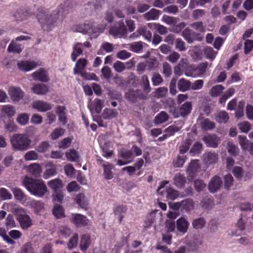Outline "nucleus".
Wrapping results in <instances>:
<instances>
[{
    "label": "nucleus",
    "instance_id": "a878e982",
    "mask_svg": "<svg viewBox=\"0 0 253 253\" xmlns=\"http://www.w3.org/2000/svg\"><path fill=\"white\" fill-rule=\"evenodd\" d=\"M66 107L65 106H57L56 112L58 115V120L63 125L67 123V118L65 115Z\"/></svg>",
    "mask_w": 253,
    "mask_h": 253
},
{
    "label": "nucleus",
    "instance_id": "58836bf2",
    "mask_svg": "<svg viewBox=\"0 0 253 253\" xmlns=\"http://www.w3.org/2000/svg\"><path fill=\"white\" fill-rule=\"evenodd\" d=\"M192 142V140L190 138L186 139L184 141H183L179 147L180 153L181 154L186 153L189 149Z\"/></svg>",
    "mask_w": 253,
    "mask_h": 253
},
{
    "label": "nucleus",
    "instance_id": "ea45409f",
    "mask_svg": "<svg viewBox=\"0 0 253 253\" xmlns=\"http://www.w3.org/2000/svg\"><path fill=\"white\" fill-rule=\"evenodd\" d=\"M169 116L165 111H161L155 118L154 122L156 124H161L167 122L169 120Z\"/></svg>",
    "mask_w": 253,
    "mask_h": 253
},
{
    "label": "nucleus",
    "instance_id": "f704fd0d",
    "mask_svg": "<svg viewBox=\"0 0 253 253\" xmlns=\"http://www.w3.org/2000/svg\"><path fill=\"white\" fill-rule=\"evenodd\" d=\"M203 150V146L202 143L201 142L198 141L193 144L190 150L189 153L192 156H195L200 154Z\"/></svg>",
    "mask_w": 253,
    "mask_h": 253
},
{
    "label": "nucleus",
    "instance_id": "e433bc0d",
    "mask_svg": "<svg viewBox=\"0 0 253 253\" xmlns=\"http://www.w3.org/2000/svg\"><path fill=\"white\" fill-rule=\"evenodd\" d=\"M1 111L2 114L8 117H11L16 113V110L15 108L10 105L3 106L1 108Z\"/></svg>",
    "mask_w": 253,
    "mask_h": 253
},
{
    "label": "nucleus",
    "instance_id": "603ef678",
    "mask_svg": "<svg viewBox=\"0 0 253 253\" xmlns=\"http://www.w3.org/2000/svg\"><path fill=\"white\" fill-rule=\"evenodd\" d=\"M224 89V87L221 84L214 85L210 90L211 95L213 97L217 96L221 93Z\"/></svg>",
    "mask_w": 253,
    "mask_h": 253
},
{
    "label": "nucleus",
    "instance_id": "052dcab7",
    "mask_svg": "<svg viewBox=\"0 0 253 253\" xmlns=\"http://www.w3.org/2000/svg\"><path fill=\"white\" fill-rule=\"evenodd\" d=\"M71 229L66 226H61L59 227V233L65 238L68 237L71 234Z\"/></svg>",
    "mask_w": 253,
    "mask_h": 253
},
{
    "label": "nucleus",
    "instance_id": "e2e57ef3",
    "mask_svg": "<svg viewBox=\"0 0 253 253\" xmlns=\"http://www.w3.org/2000/svg\"><path fill=\"white\" fill-rule=\"evenodd\" d=\"M204 53L206 58L211 60H213L214 59L216 55V52L211 47H206L204 50Z\"/></svg>",
    "mask_w": 253,
    "mask_h": 253
},
{
    "label": "nucleus",
    "instance_id": "bf43d9fd",
    "mask_svg": "<svg viewBox=\"0 0 253 253\" xmlns=\"http://www.w3.org/2000/svg\"><path fill=\"white\" fill-rule=\"evenodd\" d=\"M179 196L178 192L171 188H169L167 190V198L171 200H174Z\"/></svg>",
    "mask_w": 253,
    "mask_h": 253
},
{
    "label": "nucleus",
    "instance_id": "c85d7f7f",
    "mask_svg": "<svg viewBox=\"0 0 253 253\" xmlns=\"http://www.w3.org/2000/svg\"><path fill=\"white\" fill-rule=\"evenodd\" d=\"M33 92L37 94L44 95L49 91V89L47 85L43 84H37L32 88Z\"/></svg>",
    "mask_w": 253,
    "mask_h": 253
},
{
    "label": "nucleus",
    "instance_id": "13d9d810",
    "mask_svg": "<svg viewBox=\"0 0 253 253\" xmlns=\"http://www.w3.org/2000/svg\"><path fill=\"white\" fill-rule=\"evenodd\" d=\"M190 27L201 33L206 31V27L203 25L202 21L195 22L190 24Z\"/></svg>",
    "mask_w": 253,
    "mask_h": 253
},
{
    "label": "nucleus",
    "instance_id": "8fccbe9b",
    "mask_svg": "<svg viewBox=\"0 0 253 253\" xmlns=\"http://www.w3.org/2000/svg\"><path fill=\"white\" fill-rule=\"evenodd\" d=\"M66 157L68 161L74 162L79 159V155L77 151L73 149L70 150L69 152H66Z\"/></svg>",
    "mask_w": 253,
    "mask_h": 253
},
{
    "label": "nucleus",
    "instance_id": "9b49d317",
    "mask_svg": "<svg viewBox=\"0 0 253 253\" xmlns=\"http://www.w3.org/2000/svg\"><path fill=\"white\" fill-rule=\"evenodd\" d=\"M200 166L199 165V161L198 160H192L190 163L189 167L187 169V173L189 179H193L199 171Z\"/></svg>",
    "mask_w": 253,
    "mask_h": 253
},
{
    "label": "nucleus",
    "instance_id": "f257e3e1",
    "mask_svg": "<svg viewBox=\"0 0 253 253\" xmlns=\"http://www.w3.org/2000/svg\"><path fill=\"white\" fill-rule=\"evenodd\" d=\"M23 185L30 193L38 197H42L47 191V186L42 179L25 176L22 181Z\"/></svg>",
    "mask_w": 253,
    "mask_h": 253
},
{
    "label": "nucleus",
    "instance_id": "a18cd8bd",
    "mask_svg": "<svg viewBox=\"0 0 253 253\" xmlns=\"http://www.w3.org/2000/svg\"><path fill=\"white\" fill-rule=\"evenodd\" d=\"M29 120V115L27 113H21L18 115L16 121L21 126L26 125Z\"/></svg>",
    "mask_w": 253,
    "mask_h": 253
},
{
    "label": "nucleus",
    "instance_id": "f8f14e48",
    "mask_svg": "<svg viewBox=\"0 0 253 253\" xmlns=\"http://www.w3.org/2000/svg\"><path fill=\"white\" fill-rule=\"evenodd\" d=\"M222 183V180L220 177L214 176L211 179L208 184L209 191L212 193L217 192L221 187Z\"/></svg>",
    "mask_w": 253,
    "mask_h": 253
},
{
    "label": "nucleus",
    "instance_id": "473e14b6",
    "mask_svg": "<svg viewBox=\"0 0 253 253\" xmlns=\"http://www.w3.org/2000/svg\"><path fill=\"white\" fill-rule=\"evenodd\" d=\"M181 211H191L194 208V202L191 199H187L181 201Z\"/></svg>",
    "mask_w": 253,
    "mask_h": 253
},
{
    "label": "nucleus",
    "instance_id": "5fc2aeb1",
    "mask_svg": "<svg viewBox=\"0 0 253 253\" xmlns=\"http://www.w3.org/2000/svg\"><path fill=\"white\" fill-rule=\"evenodd\" d=\"M179 19L172 16L164 15L162 19V20L166 23L167 24L172 26L176 24Z\"/></svg>",
    "mask_w": 253,
    "mask_h": 253
},
{
    "label": "nucleus",
    "instance_id": "79ce46f5",
    "mask_svg": "<svg viewBox=\"0 0 253 253\" xmlns=\"http://www.w3.org/2000/svg\"><path fill=\"white\" fill-rule=\"evenodd\" d=\"M75 201L77 204L82 208L84 209L87 207V202L84 194L80 193L77 195L75 198Z\"/></svg>",
    "mask_w": 253,
    "mask_h": 253
},
{
    "label": "nucleus",
    "instance_id": "3c124183",
    "mask_svg": "<svg viewBox=\"0 0 253 253\" xmlns=\"http://www.w3.org/2000/svg\"><path fill=\"white\" fill-rule=\"evenodd\" d=\"M50 145L48 142L46 141L41 142L36 146V149L39 153H43L48 150Z\"/></svg>",
    "mask_w": 253,
    "mask_h": 253
},
{
    "label": "nucleus",
    "instance_id": "72a5a7b5",
    "mask_svg": "<svg viewBox=\"0 0 253 253\" xmlns=\"http://www.w3.org/2000/svg\"><path fill=\"white\" fill-rule=\"evenodd\" d=\"M47 184L53 191L61 190L63 187V183L60 179L56 178L49 181Z\"/></svg>",
    "mask_w": 253,
    "mask_h": 253
},
{
    "label": "nucleus",
    "instance_id": "a211bd4d",
    "mask_svg": "<svg viewBox=\"0 0 253 253\" xmlns=\"http://www.w3.org/2000/svg\"><path fill=\"white\" fill-rule=\"evenodd\" d=\"M204 161L207 165H212L217 162L218 154L215 152H208L204 154Z\"/></svg>",
    "mask_w": 253,
    "mask_h": 253
},
{
    "label": "nucleus",
    "instance_id": "5701e85b",
    "mask_svg": "<svg viewBox=\"0 0 253 253\" xmlns=\"http://www.w3.org/2000/svg\"><path fill=\"white\" fill-rule=\"evenodd\" d=\"M191 83L184 78L180 79L177 83L178 89L182 92H185L191 89Z\"/></svg>",
    "mask_w": 253,
    "mask_h": 253
},
{
    "label": "nucleus",
    "instance_id": "412c9836",
    "mask_svg": "<svg viewBox=\"0 0 253 253\" xmlns=\"http://www.w3.org/2000/svg\"><path fill=\"white\" fill-rule=\"evenodd\" d=\"M91 26L89 24L81 23L73 26L72 30L76 32L82 33L84 34H87L90 30Z\"/></svg>",
    "mask_w": 253,
    "mask_h": 253
},
{
    "label": "nucleus",
    "instance_id": "864d4df0",
    "mask_svg": "<svg viewBox=\"0 0 253 253\" xmlns=\"http://www.w3.org/2000/svg\"><path fill=\"white\" fill-rule=\"evenodd\" d=\"M143 46L141 42H134L130 44L129 48L132 51L139 53L142 51Z\"/></svg>",
    "mask_w": 253,
    "mask_h": 253
},
{
    "label": "nucleus",
    "instance_id": "2eb2a0df",
    "mask_svg": "<svg viewBox=\"0 0 253 253\" xmlns=\"http://www.w3.org/2000/svg\"><path fill=\"white\" fill-rule=\"evenodd\" d=\"M9 94L13 101H19L24 96V92L19 88L11 87L9 89Z\"/></svg>",
    "mask_w": 253,
    "mask_h": 253
},
{
    "label": "nucleus",
    "instance_id": "4be33fe9",
    "mask_svg": "<svg viewBox=\"0 0 253 253\" xmlns=\"http://www.w3.org/2000/svg\"><path fill=\"white\" fill-rule=\"evenodd\" d=\"M127 210V208L125 206L118 205L114 208V214L118 216L119 223H121L124 216L123 215Z\"/></svg>",
    "mask_w": 253,
    "mask_h": 253
},
{
    "label": "nucleus",
    "instance_id": "7ed1b4c3",
    "mask_svg": "<svg viewBox=\"0 0 253 253\" xmlns=\"http://www.w3.org/2000/svg\"><path fill=\"white\" fill-rule=\"evenodd\" d=\"M125 98L133 103L140 100H146L148 97L145 93L140 89L134 90L129 89L125 94Z\"/></svg>",
    "mask_w": 253,
    "mask_h": 253
},
{
    "label": "nucleus",
    "instance_id": "6ab92c4d",
    "mask_svg": "<svg viewBox=\"0 0 253 253\" xmlns=\"http://www.w3.org/2000/svg\"><path fill=\"white\" fill-rule=\"evenodd\" d=\"M33 107L40 112H45L51 109V105L43 101H37L34 102Z\"/></svg>",
    "mask_w": 253,
    "mask_h": 253
},
{
    "label": "nucleus",
    "instance_id": "774afa93",
    "mask_svg": "<svg viewBox=\"0 0 253 253\" xmlns=\"http://www.w3.org/2000/svg\"><path fill=\"white\" fill-rule=\"evenodd\" d=\"M152 82L154 86H158L163 82V79L159 73H155L153 75Z\"/></svg>",
    "mask_w": 253,
    "mask_h": 253
},
{
    "label": "nucleus",
    "instance_id": "393cba45",
    "mask_svg": "<svg viewBox=\"0 0 253 253\" xmlns=\"http://www.w3.org/2000/svg\"><path fill=\"white\" fill-rule=\"evenodd\" d=\"M91 243L90 237L88 234H84L81 237L80 248L83 251H85L88 248Z\"/></svg>",
    "mask_w": 253,
    "mask_h": 253
},
{
    "label": "nucleus",
    "instance_id": "338daca9",
    "mask_svg": "<svg viewBox=\"0 0 253 253\" xmlns=\"http://www.w3.org/2000/svg\"><path fill=\"white\" fill-rule=\"evenodd\" d=\"M180 54L176 51H172L170 53L166 59L172 63H175L180 58Z\"/></svg>",
    "mask_w": 253,
    "mask_h": 253
},
{
    "label": "nucleus",
    "instance_id": "9d476101",
    "mask_svg": "<svg viewBox=\"0 0 253 253\" xmlns=\"http://www.w3.org/2000/svg\"><path fill=\"white\" fill-rule=\"evenodd\" d=\"M202 140L208 147L216 148L218 147L219 139L215 134H208L204 136Z\"/></svg>",
    "mask_w": 253,
    "mask_h": 253
},
{
    "label": "nucleus",
    "instance_id": "6e6d98bb",
    "mask_svg": "<svg viewBox=\"0 0 253 253\" xmlns=\"http://www.w3.org/2000/svg\"><path fill=\"white\" fill-rule=\"evenodd\" d=\"M103 151V156L104 157L109 158L113 154V151L110 148V143L106 142L104 145L102 146Z\"/></svg>",
    "mask_w": 253,
    "mask_h": 253
},
{
    "label": "nucleus",
    "instance_id": "dca6fc26",
    "mask_svg": "<svg viewBox=\"0 0 253 253\" xmlns=\"http://www.w3.org/2000/svg\"><path fill=\"white\" fill-rule=\"evenodd\" d=\"M21 227L23 229H27L32 225L31 219L30 216L26 214H19L17 217Z\"/></svg>",
    "mask_w": 253,
    "mask_h": 253
},
{
    "label": "nucleus",
    "instance_id": "c03bdc74",
    "mask_svg": "<svg viewBox=\"0 0 253 253\" xmlns=\"http://www.w3.org/2000/svg\"><path fill=\"white\" fill-rule=\"evenodd\" d=\"M15 198L19 201H22L26 199V195L19 188L15 187L12 189Z\"/></svg>",
    "mask_w": 253,
    "mask_h": 253
},
{
    "label": "nucleus",
    "instance_id": "ddd939ff",
    "mask_svg": "<svg viewBox=\"0 0 253 253\" xmlns=\"http://www.w3.org/2000/svg\"><path fill=\"white\" fill-rule=\"evenodd\" d=\"M17 65L20 70L24 72H27L36 68L38 65V64L36 62L32 60H24L18 62Z\"/></svg>",
    "mask_w": 253,
    "mask_h": 253
},
{
    "label": "nucleus",
    "instance_id": "0eeeda50",
    "mask_svg": "<svg viewBox=\"0 0 253 253\" xmlns=\"http://www.w3.org/2000/svg\"><path fill=\"white\" fill-rule=\"evenodd\" d=\"M105 0H90L84 5L86 14H90L93 10H100L104 4Z\"/></svg>",
    "mask_w": 253,
    "mask_h": 253
},
{
    "label": "nucleus",
    "instance_id": "2f4dec72",
    "mask_svg": "<svg viewBox=\"0 0 253 253\" xmlns=\"http://www.w3.org/2000/svg\"><path fill=\"white\" fill-rule=\"evenodd\" d=\"M140 85L142 87L145 94L147 95V94L150 93L151 91V87L150 85L148 77L146 75L142 76L140 80Z\"/></svg>",
    "mask_w": 253,
    "mask_h": 253
},
{
    "label": "nucleus",
    "instance_id": "c756f323",
    "mask_svg": "<svg viewBox=\"0 0 253 253\" xmlns=\"http://www.w3.org/2000/svg\"><path fill=\"white\" fill-rule=\"evenodd\" d=\"M73 222L77 226L85 225L87 224L88 219L86 217L81 214L73 215Z\"/></svg>",
    "mask_w": 253,
    "mask_h": 253
},
{
    "label": "nucleus",
    "instance_id": "49530a36",
    "mask_svg": "<svg viewBox=\"0 0 253 253\" xmlns=\"http://www.w3.org/2000/svg\"><path fill=\"white\" fill-rule=\"evenodd\" d=\"M137 32L140 35L143 36L147 41L149 42L151 41L152 33L149 30H147L146 28H140L137 29Z\"/></svg>",
    "mask_w": 253,
    "mask_h": 253
},
{
    "label": "nucleus",
    "instance_id": "6e6552de",
    "mask_svg": "<svg viewBox=\"0 0 253 253\" xmlns=\"http://www.w3.org/2000/svg\"><path fill=\"white\" fill-rule=\"evenodd\" d=\"M42 29L44 31H50L53 27V21L51 15L44 14L38 18Z\"/></svg>",
    "mask_w": 253,
    "mask_h": 253
},
{
    "label": "nucleus",
    "instance_id": "20e7f679",
    "mask_svg": "<svg viewBox=\"0 0 253 253\" xmlns=\"http://www.w3.org/2000/svg\"><path fill=\"white\" fill-rule=\"evenodd\" d=\"M192 108L191 102L186 101L180 106L174 109L172 112V116L175 118L180 116L185 117L190 114Z\"/></svg>",
    "mask_w": 253,
    "mask_h": 253
},
{
    "label": "nucleus",
    "instance_id": "09e8293b",
    "mask_svg": "<svg viewBox=\"0 0 253 253\" xmlns=\"http://www.w3.org/2000/svg\"><path fill=\"white\" fill-rule=\"evenodd\" d=\"M28 16V12L23 10H19L17 11L14 15L15 20L19 22L26 19Z\"/></svg>",
    "mask_w": 253,
    "mask_h": 253
},
{
    "label": "nucleus",
    "instance_id": "a19ab883",
    "mask_svg": "<svg viewBox=\"0 0 253 253\" xmlns=\"http://www.w3.org/2000/svg\"><path fill=\"white\" fill-rule=\"evenodd\" d=\"M206 223L205 219L203 217H200L194 219L192 222L193 227L196 229H202L205 227Z\"/></svg>",
    "mask_w": 253,
    "mask_h": 253
},
{
    "label": "nucleus",
    "instance_id": "4c0bfd02",
    "mask_svg": "<svg viewBox=\"0 0 253 253\" xmlns=\"http://www.w3.org/2000/svg\"><path fill=\"white\" fill-rule=\"evenodd\" d=\"M52 213L57 218H62L65 217L63 207L58 204H55L52 209Z\"/></svg>",
    "mask_w": 253,
    "mask_h": 253
},
{
    "label": "nucleus",
    "instance_id": "bb28decb",
    "mask_svg": "<svg viewBox=\"0 0 253 253\" xmlns=\"http://www.w3.org/2000/svg\"><path fill=\"white\" fill-rule=\"evenodd\" d=\"M24 47L15 41H12L9 44L7 50L9 52L20 53L22 52Z\"/></svg>",
    "mask_w": 253,
    "mask_h": 253
},
{
    "label": "nucleus",
    "instance_id": "4d7b16f0",
    "mask_svg": "<svg viewBox=\"0 0 253 253\" xmlns=\"http://www.w3.org/2000/svg\"><path fill=\"white\" fill-rule=\"evenodd\" d=\"M78 242V235L77 233H75L69 240L67 244L68 248L69 249H72L76 248L77 246Z\"/></svg>",
    "mask_w": 253,
    "mask_h": 253
},
{
    "label": "nucleus",
    "instance_id": "f03ea898",
    "mask_svg": "<svg viewBox=\"0 0 253 253\" xmlns=\"http://www.w3.org/2000/svg\"><path fill=\"white\" fill-rule=\"evenodd\" d=\"M12 148L14 151H25L31 148L32 140L26 133H15L10 138Z\"/></svg>",
    "mask_w": 253,
    "mask_h": 253
},
{
    "label": "nucleus",
    "instance_id": "423d86ee",
    "mask_svg": "<svg viewBox=\"0 0 253 253\" xmlns=\"http://www.w3.org/2000/svg\"><path fill=\"white\" fill-rule=\"evenodd\" d=\"M182 36L188 43H192L195 41L201 42L203 39L201 34L197 33L189 28H186L183 31Z\"/></svg>",
    "mask_w": 253,
    "mask_h": 253
},
{
    "label": "nucleus",
    "instance_id": "1a4fd4ad",
    "mask_svg": "<svg viewBox=\"0 0 253 253\" xmlns=\"http://www.w3.org/2000/svg\"><path fill=\"white\" fill-rule=\"evenodd\" d=\"M199 126L202 131H208L213 129L215 127V124L213 122L209 119H205L202 114H200L198 118Z\"/></svg>",
    "mask_w": 253,
    "mask_h": 253
},
{
    "label": "nucleus",
    "instance_id": "69168bd1",
    "mask_svg": "<svg viewBox=\"0 0 253 253\" xmlns=\"http://www.w3.org/2000/svg\"><path fill=\"white\" fill-rule=\"evenodd\" d=\"M52 198L55 202H62L64 198L63 192L62 190L54 191L52 194Z\"/></svg>",
    "mask_w": 253,
    "mask_h": 253
},
{
    "label": "nucleus",
    "instance_id": "0e129e2a",
    "mask_svg": "<svg viewBox=\"0 0 253 253\" xmlns=\"http://www.w3.org/2000/svg\"><path fill=\"white\" fill-rule=\"evenodd\" d=\"M175 223L174 220L167 219L165 221V229L167 232H171L174 231Z\"/></svg>",
    "mask_w": 253,
    "mask_h": 253
},
{
    "label": "nucleus",
    "instance_id": "7c9ffc66",
    "mask_svg": "<svg viewBox=\"0 0 253 253\" xmlns=\"http://www.w3.org/2000/svg\"><path fill=\"white\" fill-rule=\"evenodd\" d=\"M174 184L179 188L184 187L186 182L185 177L180 173L176 174L173 177Z\"/></svg>",
    "mask_w": 253,
    "mask_h": 253
},
{
    "label": "nucleus",
    "instance_id": "de8ad7c7",
    "mask_svg": "<svg viewBox=\"0 0 253 253\" xmlns=\"http://www.w3.org/2000/svg\"><path fill=\"white\" fill-rule=\"evenodd\" d=\"M168 92V89L166 87H160L155 89V96L157 98L165 97Z\"/></svg>",
    "mask_w": 253,
    "mask_h": 253
},
{
    "label": "nucleus",
    "instance_id": "680f3d73",
    "mask_svg": "<svg viewBox=\"0 0 253 253\" xmlns=\"http://www.w3.org/2000/svg\"><path fill=\"white\" fill-rule=\"evenodd\" d=\"M206 187V184L202 180L197 179L194 181V187L197 192H201Z\"/></svg>",
    "mask_w": 253,
    "mask_h": 253
},
{
    "label": "nucleus",
    "instance_id": "cd10ccee",
    "mask_svg": "<svg viewBox=\"0 0 253 253\" xmlns=\"http://www.w3.org/2000/svg\"><path fill=\"white\" fill-rule=\"evenodd\" d=\"M214 120L219 124H225L229 120V115L225 111H221L214 115Z\"/></svg>",
    "mask_w": 253,
    "mask_h": 253
},
{
    "label": "nucleus",
    "instance_id": "aec40b11",
    "mask_svg": "<svg viewBox=\"0 0 253 253\" xmlns=\"http://www.w3.org/2000/svg\"><path fill=\"white\" fill-rule=\"evenodd\" d=\"M161 14L160 10L152 8L143 15L144 19L147 21L155 20L159 18Z\"/></svg>",
    "mask_w": 253,
    "mask_h": 253
},
{
    "label": "nucleus",
    "instance_id": "f3484780",
    "mask_svg": "<svg viewBox=\"0 0 253 253\" xmlns=\"http://www.w3.org/2000/svg\"><path fill=\"white\" fill-rule=\"evenodd\" d=\"M189 225V222L184 217H180L176 221V227L177 230L183 234L187 232Z\"/></svg>",
    "mask_w": 253,
    "mask_h": 253
},
{
    "label": "nucleus",
    "instance_id": "37998d69",
    "mask_svg": "<svg viewBox=\"0 0 253 253\" xmlns=\"http://www.w3.org/2000/svg\"><path fill=\"white\" fill-rule=\"evenodd\" d=\"M118 114V112L115 109L106 108L104 110L102 113V117L104 119H111L115 118Z\"/></svg>",
    "mask_w": 253,
    "mask_h": 253
},
{
    "label": "nucleus",
    "instance_id": "39448f33",
    "mask_svg": "<svg viewBox=\"0 0 253 253\" xmlns=\"http://www.w3.org/2000/svg\"><path fill=\"white\" fill-rule=\"evenodd\" d=\"M127 30L123 20L119 21L115 26L110 28L109 33L115 37H126Z\"/></svg>",
    "mask_w": 253,
    "mask_h": 253
},
{
    "label": "nucleus",
    "instance_id": "4468645a",
    "mask_svg": "<svg viewBox=\"0 0 253 253\" xmlns=\"http://www.w3.org/2000/svg\"><path fill=\"white\" fill-rule=\"evenodd\" d=\"M32 76L36 81H39L44 83L47 82L49 81L47 72L42 68H41L34 72L32 74Z\"/></svg>",
    "mask_w": 253,
    "mask_h": 253
},
{
    "label": "nucleus",
    "instance_id": "b1692460",
    "mask_svg": "<svg viewBox=\"0 0 253 253\" xmlns=\"http://www.w3.org/2000/svg\"><path fill=\"white\" fill-rule=\"evenodd\" d=\"M28 170L30 174L35 177L40 176L42 171L41 167L38 164H33L31 165L28 167Z\"/></svg>",
    "mask_w": 253,
    "mask_h": 253
},
{
    "label": "nucleus",
    "instance_id": "c9c22d12",
    "mask_svg": "<svg viewBox=\"0 0 253 253\" xmlns=\"http://www.w3.org/2000/svg\"><path fill=\"white\" fill-rule=\"evenodd\" d=\"M104 169L103 174L106 179H111L113 177V173L112 171L114 166L112 164L108 165L102 164Z\"/></svg>",
    "mask_w": 253,
    "mask_h": 253
}]
</instances>
